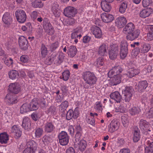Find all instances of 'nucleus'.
Masks as SVG:
<instances>
[{"instance_id":"nucleus-1","label":"nucleus","mask_w":153,"mask_h":153,"mask_svg":"<svg viewBox=\"0 0 153 153\" xmlns=\"http://www.w3.org/2000/svg\"><path fill=\"white\" fill-rule=\"evenodd\" d=\"M82 78L85 82L84 87L86 89L94 87L97 80L94 74L89 71L83 73Z\"/></svg>"},{"instance_id":"nucleus-2","label":"nucleus","mask_w":153,"mask_h":153,"mask_svg":"<svg viewBox=\"0 0 153 153\" xmlns=\"http://www.w3.org/2000/svg\"><path fill=\"white\" fill-rule=\"evenodd\" d=\"M119 51V48L117 45L114 44L111 45L108 53L109 58L112 60L116 59L118 55Z\"/></svg>"},{"instance_id":"nucleus-3","label":"nucleus","mask_w":153,"mask_h":153,"mask_svg":"<svg viewBox=\"0 0 153 153\" xmlns=\"http://www.w3.org/2000/svg\"><path fill=\"white\" fill-rule=\"evenodd\" d=\"M133 91L134 89L132 87L128 86L126 87L124 91H123V100L126 102H129L131 98Z\"/></svg>"},{"instance_id":"nucleus-4","label":"nucleus","mask_w":153,"mask_h":153,"mask_svg":"<svg viewBox=\"0 0 153 153\" xmlns=\"http://www.w3.org/2000/svg\"><path fill=\"white\" fill-rule=\"evenodd\" d=\"M15 16L17 21L20 23H23L26 20L27 16L25 12L22 9H18L15 13Z\"/></svg>"},{"instance_id":"nucleus-5","label":"nucleus","mask_w":153,"mask_h":153,"mask_svg":"<svg viewBox=\"0 0 153 153\" xmlns=\"http://www.w3.org/2000/svg\"><path fill=\"white\" fill-rule=\"evenodd\" d=\"M128 43L125 40L122 41L120 43V56L122 59H124L127 56L128 52Z\"/></svg>"},{"instance_id":"nucleus-6","label":"nucleus","mask_w":153,"mask_h":153,"mask_svg":"<svg viewBox=\"0 0 153 153\" xmlns=\"http://www.w3.org/2000/svg\"><path fill=\"white\" fill-rule=\"evenodd\" d=\"M59 142L62 146L67 145L69 142V136L66 132L62 131L59 133L58 136Z\"/></svg>"},{"instance_id":"nucleus-7","label":"nucleus","mask_w":153,"mask_h":153,"mask_svg":"<svg viewBox=\"0 0 153 153\" xmlns=\"http://www.w3.org/2000/svg\"><path fill=\"white\" fill-rule=\"evenodd\" d=\"M77 11L74 7L69 6L66 7L64 10L65 16L69 18L74 17L76 14Z\"/></svg>"},{"instance_id":"nucleus-8","label":"nucleus","mask_w":153,"mask_h":153,"mask_svg":"<svg viewBox=\"0 0 153 153\" xmlns=\"http://www.w3.org/2000/svg\"><path fill=\"white\" fill-rule=\"evenodd\" d=\"M18 43L20 48L23 50H26L28 47V42L26 38L21 36L18 38Z\"/></svg>"},{"instance_id":"nucleus-9","label":"nucleus","mask_w":153,"mask_h":153,"mask_svg":"<svg viewBox=\"0 0 153 153\" xmlns=\"http://www.w3.org/2000/svg\"><path fill=\"white\" fill-rule=\"evenodd\" d=\"M79 112L77 108H75L74 111L69 109L67 112L66 118L68 120H70L72 119H76L78 117Z\"/></svg>"},{"instance_id":"nucleus-10","label":"nucleus","mask_w":153,"mask_h":153,"mask_svg":"<svg viewBox=\"0 0 153 153\" xmlns=\"http://www.w3.org/2000/svg\"><path fill=\"white\" fill-rule=\"evenodd\" d=\"M10 93H13L14 94H18L20 91V86L17 83H10L9 86L8 88Z\"/></svg>"},{"instance_id":"nucleus-11","label":"nucleus","mask_w":153,"mask_h":153,"mask_svg":"<svg viewBox=\"0 0 153 153\" xmlns=\"http://www.w3.org/2000/svg\"><path fill=\"white\" fill-rule=\"evenodd\" d=\"M123 70V69L120 65L115 66L108 72V75L110 77L113 75H120V74Z\"/></svg>"},{"instance_id":"nucleus-12","label":"nucleus","mask_w":153,"mask_h":153,"mask_svg":"<svg viewBox=\"0 0 153 153\" xmlns=\"http://www.w3.org/2000/svg\"><path fill=\"white\" fill-rule=\"evenodd\" d=\"M120 126V123L117 120H113L108 126V131L112 133L117 130Z\"/></svg>"},{"instance_id":"nucleus-13","label":"nucleus","mask_w":153,"mask_h":153,"mask_svg":"<svg viewBox=\"0 0 153 153\" xmlns=\"http://www.w3.org/2000/svg\"><path fill=\"white\" fill-rule=\"evenodd\" d=\"M17 96L11 93L7 94L5 97V100L8 104L10 105L16 103L18 102Z\"/></svg>"},{"instance_id":"nucleus-14","label":"nucleus","mask_w":153,"mask_h":153,"mask_svg":"<svg viewBox=\"0 0 153 153\" xmlns=\"http://www.w3.org/2000/svg\"><path fill=\"white\" fill-rule=\"evenodd\" d=\"M53 56H54V59L53 60V62L54 64L56 65H61L63 62L65 56L62 52H60L57 57H56V55Z\"/></svg>"},{"instance_id":"nucleus-15","label":"nucleus","mask_w":153,"mask_h":153,"mask_svg":"<svg viewBox=\"0 0 153 153\" xmlns=\"http://www.w3.org/2000/svg\"><path fill=\"white\" fill-rule=\"evenodd\" d=\"M126 18L124 17H119L115 20V24L117 27L119 28H122L126 25L127 23Z\"/></svg>"},{"instance_id":"nucleus-16","label":"nucleus","mask_w":153,"mask_h":153,"mask_svg":"<svg viewBox=\"0 0 153 153\" xmlns=\"http://www.w3.org/2000/svg\"><path fill=\"white\" fill-rule=\"evenodd\" d=\"M11 132L13 133L16 138H19L22 134V131L18 126L14 125L11 128Z\"/></svg>"},{"instance_id":"nucleus-17","label":"nucleus","mask_w":153,"mask_h":153,"mask_svg":"<svg viewBox=\"0 0 153 153\" xmlns=\"http://www.w3.org/2000/svg\"><path fill=\"white\" fill-rule=\"evenodd\" d=\"M146 145L145 147V153H153V141L151 140H147L146 142Z\"/></svg>"},{"instance_id":"nucleus-18","label":"nucleus","mask_w":153,"mask_h":153,"mask_svg":"<svg viewBox=\"0 0 153 153\" xmlns=\"http://www.w3.org/2000/svg\"><path fill=\"white\" fill-rule=\"evenodd\" d=\"M140 30L137 29L129 33H127L126 38L128 40L132 41L137 38L140 35Z\"/></svg>"},{"instance_id":"nucleus-19","label":"nucleus","mask_w":153,"mask_h":153,"mask_svg":"<svg viewBox=\"0 0 153 153\" xmlns=\"http://www.w3.org/2000/svg\"><path fill=\"white\" fill-rule=\"evenodd\" d=\"M45 132L47 133L52 132L55 129L53 124L51 122H47L45 123L44 127Z\"/></svg>"},{"instance_id":"nucleus-20","label":"nucleus","mask_w":153,"mask_h":153,"mask_svg":"<svg viewBox=\"0 0 153 153\" xmlns=\"http://www.w3.org/2000/svg\"><path fill=\"white\" fill-rule=\"evenodd\" d=\"M111 99L117 103H120L122 101V97L118 91H115L111 93L110 95Z\"/></svg>"},{"instance_id":"nucleus-21","label":"nucleus","mask_w":153,"mask_h":153,"mask_svg":"<svg viewBox=\"0 0 153 153\" xmlns=\"http://www.w3.org/2000/svg\"><path fill=\"white\" fill-rule=\"evenodd\" d=\"M140 127L142 130H144L146 132H148V131H150L151 130L148 128L150 126V125L148 122L146 120L141 119L139 122Z\"/></svg>"},{"instance_id":"nucleus-22","label":"nucleus","mask_w":153,"mask_h":153,"mask_svg":"<svg viewBox=\"0 0 153 153\" xmlns=\"http://www.w3.org/2000/svg\"><path fill=\"white\" fill-rule=\"evenodd\" d=\"M111 79L110 84L112 86L119 84L121 81V75H115Z\"/></svg>"},{"instance_id":"nucleus-23","label":"nucleus","mask_w":153,"mask_h":153,"mask_svg":"<svg viewBox=\"0 0 153 153\" xmlns=\"http://www.w3.org/2000/svg\"><path fill=\"white\" fill-rule=\"evenodd\" d=\"M2 21L4 24L8 25L12 23V18L9 13L6 12L4 14L2 17Z\"/></svg>"},{"instance_id":"nucleus-24","label":"nucleus","mask_w":153,"mask_h":153,"mask_svg":"<svg viewBox=\"0 0 153 153\" xmlns=\"http://www.w3.org/2000/svg\"><path fill=\"white\" fill-rule=\"evenodd\" d=\"M91 30L95 37L100 38L101 37L102 32L101 29L97 26H93L91 28Z\"/></svg>"},{"instance_id":"nucleus-25","label":"nucleus","mask_w":153,"mask_h":153,"mask_svg":"<svg viewBox=\"0 0 153 153\" xmlns=\"http://www.w3.org/2000/svg\"><path fill=\"white\" fill-rule=\"evenodd\" d=\"M101 17L102 21L107 23L112 22L114 18L112 15L105 13L102 14Z\"/></svg>"},{"instance_id":"nucleus-26","label":"nucleus","mask_w":153,"mask_h":153,"mask_svg":"<svg viewBox=\"0 0 153 153\" xmlns=\"http://www.w3.org/2000/svg\"><path fill=\"white\" fill-rule=\"evenodd\" d=\"M135 28V26L133 23L129 22L127 24L123 29V33L126 34L134 31Z\"/></svg>"},{"instance_id":"nucleus-27","label":"nucleus","mask_w":153,"mask_h":153,"mask_svg":"<svg viewBox=\"0 0 153 153\" xmlns=\"http://www.w3.org/2000/svg\"><path fill=\"white\" fill-rule=\"evenodd\" d=\"M68 49L67 53L70 57L73 58L76 55L77 51L76 46L71 45L68 47Z\"/></svg>"},{"instance_id":"nucleus-28","label":"nucleus","mask_w":153,"mask_h":153,"mask_svg":"<svg viewBox=\"0 0 153 153\" xmlns=\"http://www.w3.org/2000/svg\"><path fill=\"white\" fill-rule=\"evenodd\" d=\"M31 125V121L28 117H25L24 118L22 126L25 130L29 131Z\"/></svg>"},{"instance_id":"nucleus-29","label":"nucleus","mask_w":153,"mask_h":153,"mask_svg":"<svg viewBox=\"0 0 153 153\" xmlns=\"http://www.w3.org/2000/svg\"><path fill=\"white\" fill-rule=\"evenodd\" d=\"M148 86V83L146 80L142 81L139 82L137 87L139 91L143 92Z\"/></svg>"},{"instance_id":"nucleus-30","label":"nucleus","mask_w":153,"mask_h":153,"mask_svg":"<svg viewBox=\"0 0 153 153\" xmlns=\"http://www.w3.org/2000/svg\"><path fill=\"white\" fill-rule=\"evenodd\" d=\"M29 104L31 111L36 110L39 108V105L37 98L33 99Z\"/></svg>"},{"instance_id":"nucleus-31","label":"nucleus","mask_w":153,"mask_h":153,"mask_svg":"<svg viewBox=\"0 0 153 153\" xmlns=\"http://www.w3.org/2000/svg\"><path fill=\"white\" fill-rule=\"evenodd\" d=\"M152 9L150 8H147L143 10L140 13V16L143 18L149 16L151 13Z\"/></svg>"},{"instance_id":"nucleus-32","label":"nucleus","mask_w":153,"mask_h":153,"mask_svg":"<svg viewBox=\"0 0 153 153\" xmlns=\"http://www.w3.org/2000/svg\"><path fill=\"white\" fill-rule=\"evenodd\" d=\"M101 6L102 10L106 12H109L111 7L110 5L105 1H102L101 3Z\"/></svg>"},{"instance_id":"nucleus-33","label":"nucleus","mask_w":153,"mask_h":153,"mask_svg":"<svg viewBox=\"0 0 153 153\" xmlns=\"http://www.w3.org/2000/svg\"><path fill=\"white\" fill-rule=\"evenodd\" d=\"M29 103H24L20 107V112L22 114H23L31 111Z\"/></svg>"},{"instance_id":"nucleus-34","label":"nucleus","mask_w":153,"mask_h":153,"mask_svg":"<svg viewBox=\"0 0 153 153\" xmlns=\"http://www.w3.org/2000/svg\"><path fill=\"white\" fill-rule=\"evenodd\" d=\"M139 72V70L138 69L131 68L128 71L126 75L128 77L132 78L138 74Z\"/></svg>"},{"instance_id":"nucleus-35","label":"nucleus","mask_w":153,"mask_h":153,"mask_svg":"<svg viewBox=\"0 0 153 153\" xmlns=\"http://www.w3.org/2000/svg\"><path fill=\"white\" fill-rule=\"evenodd\" d=\"M9 140V137L6 132L0 134V143L1 144L6 143Z\"/></svg>"},{"instance_id":"nucleus-36","label":"nucleus","mask_w":153,"mask_h":153,"mask_svg":"<svg viewBox=\"0 0 153 153\" xmlns=\"http://www.w3.org/2000/svg\"><path fill=\"white\" fill-rule=\"evenodd\" d=\"M21 29L23 31L28 33H31L32 30V26L30 22H27L25 25L22 26Z\"/></svg>"},{"instance_id":"nucleus-37","label":"nucleus","mask_w":153,"mask_h":153,"mask_svg":"<svg viewBox=\"0 0 153 153\" xmlns=\"http://www.w3.org/2000/svg\"><path fill=\"white\" fill-rule=\"evenodd\" d=\"M140 138V131L137 127H135L134 132L133 141L134 142H137L139 140Z\"/></svg>"},{"instance_id":"nucleus-38","label":"nucleus","mask_w":153,"mask_h":153,"mask_svg":"<svg viewBox=\"0 0 153 153\" xmlns=\"http://www.w3.org/2000/svg\"><path fill=\"white\" fill-rule=\"evenodd\" d=\"M107 45L105 44H102L99 47L98 50V53L100 55L104 56L106 53Z\"/></svg>"},{"instance_id":"nucleus-39","label":"nucleus","mask_w":153,"mask_h":153,"mask_svg":"<svg viewBox=\"0 0 153 153\" xmlns=\"http://www.w3.org/2000/svg\"><path fill=\"white\" fill-rule=\"evenodd\" d=\"M32 6L35 8H41L43 6L40 0H30Z\"/></svg>"},{"instance_id":"nucleus-40","label":"nucleus","mask_w":153,"mask_h":153,"mask_svg":"<svg viewBox=\"0 0 153 153\" xmlns=\"http://www.w3.org/2000/svg\"><path fill=\"white\" fill-rule=\"evenodd\" d=\"M8 75L9 78L13 80L18 78L19 77L18 72L15 70H13L9 71Z\"/></svg>"},{"instance_id":"nucleus-41","label":"nucleus","mask_w":153,"mask_h":153,"mask_svg":"<svg viewBox=\"0 0 153 153\" xmlns=\"http://www.w3.org/2000/svg\"><path fill=\"white\" fill-rule=\"evenodd\" d=\"M130 114L132 116L137 114L141 111L140 108L138 106H134L130 108L129 110Z\"/></svg>"},{"instance_id":"nucleus-42","label":"nucleus","mask_w":153,"mask_h":153,"mask_svg":"<svg viewBox=\"0 0 153 153\" xmlns=\"http://www.w3.org/2000/svg\"><path fill=\"white\" fill-rule=\"evenodd\" d=\"M77 144L78 148L81 151L83 152L85 150L87 146L86 142L85 140H82Z\"/></svg>"},{"instance_id":"nucleus-43","label":"nucleus","mask_w":153,"mask_h":153,"mask_svg":"<svg viewBox=\"0 0 153 153\" xmlns=\"http://www.w3.org/2000/svg\"><path fill=\"white\" fill-rule=\"evenodd\" d=\"M27 147L32 149L34 152H35L37 149V144L33 140L29 141L27 144Z\"/></svg>"},{"instance_id":"nucleus-44","label":"nucleus","mask_w":153,"mask_h":153,"mask_svg":"<svg viewBox=\"0 0 153 153\" xmlns=\"http://www.w3.org/2000/svg\"><path fill=\"white\" fill-rule=\"evenodd\" d=\"M69 105V103L68 101L65 100L62 102L59 105V110L62 112L64 111L67 108Z\"/></svg>"},{"instance_id":"nucleus-45","label":"nucleus","mask_w":153,"mask_h":153,"mask_svg":"<svg viewBox=\"0 0 153 153\" xmlns=\"http://www.w3.org/2000/svg\"><path fill=\"white\" fill-rule=\"evenodd\" d=\"M128 4L126 2H123L119 6V12L121 13H125L127 8Z\"/></svg>"},{"instance_id":"nucleus-46","label":"nucleus","mask_w":153,"mask_h":153,"mask_svg":"<svg viewBox=\"0 0 153 153\" xmlns=\"http://www.w3.org/2000/svg\"><path fill=\"white\" fill-rule=\"evenodd\" d=\"M150 45L149 44L145 43L142 46L141 48V51L142 53H145L148 52L150 49Z\"/></svg>"},{"instance_id":"nucleus-47","label":"nucleus","mask_w":153,"mask_h":153,"mask_svg":"<svg viewBox=\"0 0 153 153\" xmlns=\"http://www.w3.org/2000/svg\"><path fill=\"white\" fill-rule=\"evenodd\" d=\"M43 130L40 128H36L35 129V136L36 137L39 138L42 135Z\"/></svg>"},{"instance_id":"nucleus-48","label":"nucleus","mask_w":153,"mask_h":153,"mask_svg":"<svg viewBox=\"0 0 153 153\" xmlns=\"http://www.w3.org/2000/svg\"><path fill=\"white\" fill-rule=\"evenodd\" d=\"M43 26L44 29L45 31L48 29V27H50L52 26V25L48 19H45L43 20Z\"/></svg>"},{"instance_id":"nucleus-49","label":"nucleus","mask_w":153,"mask_h":153,"mask_svg":"<svg viewBox=\"0 0 153 153\" xmlns=\"http://www.w3.org/2000/svg\"><path fill=\"white\" fill-rule=\"evenodd\" d=\"M41 49V54L42 57L43 58L45 57L47 55L48 53V51L47 48L44 44H42V45Z\"/></svg>"},{"instance_id":"nucleus-50","label":"nucleus","mask_w":153,"mask_h":153,"mask_svg":"<svg viewBox=\"0 0 153 153\" xmlns=\"http://www.w3.org/2000/svg\"><path fill=\"white\" fill-rule=\"evenodd\" d=\"M42 140L44 143L46 144H48L52 141L51 138L48 135H45L43 137Z\"/></svg>"},{"instance_id":"nucleus-51","label":"nucleus","mask_w":153,"mask_h":153,"mask_svg":"<svg viewBox=\"0 0 153 153\" xmlns=\"http://www.w3.org/2000/svg\"><path fill=\"white\" fill-rule=\"evenodd\" d=\"M86 121L88 124L91 125L93 126H95V119L94 117L91 116H88L87 117Z\"/></svg>"},{"instance_id":"nucleus-52","label":"nucleus","mask_w":153,"mask_h":153,"mask_svg":"<svg viewBox=\"0 0 153 153\" xmlns=\"http://www.w3.org/2000/svg\"><path fill=\"white\" fill-rule=\"evenodd\" d=\"M21 61L24 63H27L29 62L30 61V59L29 56L27 55H22L21 56L20 58Z\"/></svg>"},{"instance_id":"nucleus-53","label":"nucleus","mask_w":153,"mask_h":153,"mask_svg":"<svg viewBox=\"0 0 153 153\" xmlns=\"http://www.w3.org/2000/svg\"><path fill=\"white\" fill-rule=\"evenodd\" d=\"M70 73L68 70H66L62 73V79L64 81L67 80L69 78L70 76Z\"/></svg>"},{"instance_id":"nucleus-54","label":"nucleus","mask_w":153,"mask_h":153,"mask_svg":"<svg viewBox=\"0 0 153 153\" xmlns=\"http://www.w3.org/2000/svg\"><path fill=\"white\" fill-rule=\"evenodd\" d=\"M121 119L124 126L126 127H127L128 124V117L127 116H122Z\"/></svg>"},{"instance_id":"nucleus-55","label":"nucleus","mask_w":153,"mask_h":153,"mask_svg":"<svg viewBox=\"0 0 153 153\" xmlns=\"http://www.w3.org/2000/svg\"><path fill=\"white\" fill-rule=\"evenodd\" d=\"M82 133H76L75 136V139L76 141L74 142V146L75 148H77V142L81 140L82 138Z\"/></svg>"},{"instance_id":"nucleus-56","label":"nucleus","mask_w":153,"mask_h":153,"mask_svg":"<svg viewBox=\"0 0 153 153\" xmlns=\"http://www.w3.org/2000/svg\"><path fill=\"white\" fill-rule=\"evenodd\" d=\"M104 59L102 57H99L97 60V67H100L103 65Z\"/></svg>"},{"instance_id":"nucleus-57","label":"nucleus","mask_w":153,"mask_h":153,"mask_svg":"<svg viewBox=\"0 0 153 153\" xmlns=\"http://www.w3.org/2000/svg\"><path fill=\"white\" fill-rule=\"evenodd\" d=\"M48 114L51 115L56 114V107L53 106H51L48 109Z\"/></svg>"},{"instance_id":"nucleus-58","label":"nucleus","mask_w":153,"mask_h":153,"mask_svg":"<svg viewBox=\"0 0 153 153\" xmlns=\"http://www.w3.org/2000/svg\"><path fill=\"white\" fill-rule=\"evenodd\" d=\"M4 62L5 64L8 67H13V60L12 58H10L9 59H6Z\"/></svg>"},{"instance_id":"nucleus-59","label":"nucleus","mask_w":153,"mask_h":153,"mask_svg":"<svg viewBox=\"0 0 153 153\" xmlns=\"http://www.w3.org/2000/svg\"><path fill=\"white\" fill-rule=\"evenodd\" d=\"M31 116L32 119L35 121L39 120L40 118L39 114L37 112L32 113L31 115Z\"/></svg>"},{"instance_id":"nucleus-60","label":"nucleus","mask_w":153,"mask_h":153,"mask_svg":"<svg viewBox=\"0 0 153 153\" xmlns=\"http://www.w3.org/2000/svg\"><path fill=\"white\" fill-rule=\"evenodd\" d=\"M59 45V42L57 41L53 43L50 47V50L51 52H53L58 47Z\"/></svg>"},{"instance_id":"nucleus-61","label":"nucleus","mask_w":153,"mask_h":153,"mask_svg":"<svg viewBox=\"0 0 153 153\" xmlns=\"http://www.w3.org/2000/svg\"><path fill=\"white\" fill-rule=\"evenodd\" d=\"M142 5L143 7H146L152 3V0H143Z\"/></svg>"},{"instance_id":"nucleus-62","label":"nucleus","mask_w":153,"mask_h":153,"mask_svg":"<svg viewBox=\"0 0 153 153\" xmlns=\"http://www.w3.org/2000/svg\"><path fill=\"white\" fill-rule=\"evenodd\" d=\"M48 28L47 30L45 31L46 33L50 35L53 34L54 32V30L53 27L52 26L50 27H48Z\"/></svg>"},{"instance_id":"nucleus-63","label":"nucleus","mask_w":153,"mask_h":153,"mask_svg":"<svg viewBox=\"0 0 153 153\" xmlns=\"http://www.w3.org/2000/svg\"><path fill=\"white\" fill-rule=\"evenodd\" d=\"M75 132L76 133H82V129L79 125H77L75 126Z\"/></svg>"},{"instance_id":"nucleus-64","label":"nucleus","mask_w":153,"mask_h":153,"mask_svg":"<svg viewBox=\"0 0 153 153\" xmlns=\"http://www.w3.org/2000/svg\"><path fill=\"white\" fill-rule=\"evenodd\" d=\"M64 98V96L63 95L61 96L60 95H57L55 101L56 102L59 103L63 100Z\"/></svg>"}]
</instances>
